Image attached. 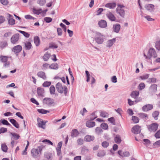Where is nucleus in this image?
Here are the masks:
<instances>
[{
  "label": "nucleus",
  "instance_id": "obj_28",
  "mask_svg": "<svg viewBox=\"0 0 160 160\" xmlns=\"http://www.w3.org/2000/svg\"><path fill=\"white\" fill-rule=\"evenodd\" d=\"M49 68L51 69H57L58 68V66L57 63H54L50 65Z\"/></svg>",
  "mask_w": 160,
  "mask_h": 160
},
{
  "label": "nucleus",
  "instance_id": "obj_11",
  "mask_svg": "<svg viewBox=\"0 0 160 160\" xmlns=\"http://www.w3.org/2000/svg\"><path fill=\"white\" fill-rule=\"evenodd\" d=\"M153 108V106L152 104H146L143 106L142 108V110L143 112H147Z\"/></svg>",
  "mask_w": 160,
  "mask_h": 160
},
{
  "label": "nucleus",
  "instance_id": "obj_16",
  "mask_svg": "<svg viewBox=\"0 0 160 160\" xmlns=\"http://www.w3.org/2000/svg\"><path fill=\"white\" fill-rule=\"evenodd\" d=\"M116 6V4L115 2H111L107 3L105 5V7L109 8L110 9L114 8Z\"/></svg>",
  "mask_w": 160,
  "mask_h": 160
},
{
  "label": "nucleus",
  "instance_id": "obj_35",
  "mask_svg": "<svg viewBox=\"0 0 160 160\" xmlns=\"http://www.w3.org/2000/svg\"><path fill=\"white\" fill-rule=\"evenodd\" d=\"M33 12L35 14L39 15L42 13V9H37L36 8H34L33 9Z\"/></svg>",
  "mask_w": 160,
  "mask_h": 160
},
{
  "label": "nucleus",
  "instance_id": "obj_54",
  "mask_svg": "<svg viewBox=\"0 0 160 160\" xmlns=\"http://www.w3.org/2000/svg\"><path fill=\"white\" fill-rule=\"evenodd\" d=\"M102 130L100 127H97L95 129V132L98 134H99L102 132Z\"/></svg>",
  "mask_w": 160,
  "mask_h": 160
},
{
  "label": "nucleus",
  "instance_id": "obj_25",
  "mask_svg": "<svg viewBox=\"0 0 160 160\" xmlns=\"http://www.w3.org/2000/svg\"><path fill=\"white\" fill-rule=\"evenodd\" d=\"M37 75L39 77L41 78L44 80L46 79V78L45 73L43 72L40 71L38 72L37 73Z\"/></svg>",
  "mask_w": 160,
  "mask_h": 160
},
{
  "label": "nucleus",
  "instance_id": "obj_27",
  "mask_svg": "<svg viewBox=\"0 0 160 160\" xmlns=\"http://www.w3.org/2000/svg\"><path fill=\"white\" fill-rule=\"evenodd\" d=\"M115 142L118 144L120 143L121 142L120 136L118 135H117L114 139Z\"/></svg>",
  "mask_w": 160,
  "mask_h": 160
},
{
  "label": "nucleus",
  "instance_id": "obj_3",
  "mask_svg": "<svg viewBox=\"0 0 160 160\" xmlns=\"http://www.w3.org/2000/svg\"><path fill=\"white\" fill-rule=\"evenodd\" d=\"M56 88L59 92L60 93H63L65 95H66L68 88L66 86H63L61 83L58 82L56 85Z\"/></svg>",
  "mask_w": 160,
  "mask_h": 160
},
{
  "label": "nucleus",
  "instance_id": "obj_17",
  "mask_svg": "<svg viewBox=\"0 0 160 160\" xmlns=\"http://www.w3.org/2000/svg\"><path fill=\"white\" fill-rule=\"evenodd\" d=\"M79 134V133L77 129H73L71 132V136L72 138L76 137L78 136Z\"/></svg>",
  "mask_w": 160,
  "mask_h": 160
},
{
  "label": "nucleus",
  "instance_id": "obj_39",
  "mask_svg": "<svg viewBox=\"0 0 160 160\" xmlns=\"http://www.w3.org/2000/svg\"><path fill=\"white\" fill-rule=\"evenodd\" d=\"M154 5L151 4L146 5L145 6L146 8L148 10H152L154 8Z\"/></svg>",
  "mask_w": 160,
  "mask_h": 160
},
{
  "label": "nucleus",
  "instance_id": "obj_37",
  "mask_svg": "<svg viewBox=\"0 0 160 160\" xmlns=\"http://www.w3.org/2000/svg\"><path fill=\"white\" fill-rule=\"evenodd\" d=\"M25 46L26 49L29 50L31 48L32 45L30 42H27L25 43Z\"/></svg>",
  "mask_w": 160,
  "mask_h": 160
},
{
  "label": "nucleus",
  "instance_id": "obj_5",
  "mask_svg": "<svg viewBox=\"0 0 160 160\" xmlns=\"http://www.w3.org/2000/svg\"><path fill=\"white\" fill-rule=\"evenodd\" d=\"M148 55L149 56V59H150L152 58H156L158 56L155 50L153 48L149 49L148 52Z\"/></svg>",
  "mask_w": 160,
  "mask_h": 160
},
{
  "label": "nucleus",
  "instance_id": "obj_51",
  "mask_svg": "<svg viewBox=\"0 0 160 160\" xmlns=\"http://www.w3.org/2000/svg\"><path fill=\"white\" fill-rule=\"evenodd\" d=\"M143 141L144 144L146 146H148L150 144V141L148 139H144Z\"/></svg>",
  "mask_w": 160,
  "mask_h": 160
},
{
  "label": "nucleus",
  "instance_id": "obj_49",
  "mask_svg": "<svg viewBox=\"0 0 160 160\" xmlns=\"http://www.w3.org/2000/svg\"><path fill=\"white\" fill-rule=\"evenodd\" d=\"M109 142L106 141L102 142V146L104 148H107L109 146Z\"/></svg>",
  "mask_w": 160,
  "mask_h": 160
},
{
  "label": "nucleus",
  "instance_id": "obj_42",
  "mask_svg": "<svg viewBox=\"0 0 160 160\" xmlns=\"http://www.w3.org/2000/svg\"><path fill=\"white\" fill-rule=\"evenodd\" d=\"M132 120L135 123H137L139 121V119L138 118L134 116L132 117Z\"/></svg>",
  "mask_w": 160,
  "mask_h": 160
},
{
  "label": "nucleus",
  "instance_id": "obj_48",
  "mask_svg": "<svg viewBox=\"0 0 160 160\" xmlns=\"http://www.w3.org/2000/svg\"><path fill=\"white\" fill-rule=\"evenodd\" d=\"M0 59L2 62H6L8 60L7 57L6 56H1L0 57Z\"/></svg>",
  "mask_w": 160,
  "mask_h": 160
},
{
  "label": "nucleus",
  "instance_id": "obj_53",
  "mask_svg": "<svg viewBox=\"0 0 160 160\" xmlns=\"http://www.w3.org/2000/svg\"><path fill=\"white\" fill-rule=\"evenodd\" d=\"M101 127L104 129H107L108 127L107 124L105 123H103L101 125Z\"/></svg>",
  "mask_w": 160,
  "mask_h": 160
},
{
  "label": "nucleus",
  "instance_id": "obj_59",
  "mask_svg": "<svg viewBox=\"0 0 160 160\" xmlns=\"http://www.w3.org/2000/svg\"><path fill=\"white\" fill-rule=\"evenodd\" d=\"M138 87L139 89L140 90H142L145 88V85L143 83H141L139 84Z\"/></svg>",
  "mask_w": 160,
  "mask_h": 160
},
{
  "label": "nucleus",
  "instance_id": "obj_62",
  "mask_svg": "<svg viewBox=\"0 0 160 160\" xmlns=\"http://www.w3.org/2000/svg\"><path fill=\"white\" fill-rule=\"evenodd\" d=\"M106 154L105 152L104 151H102L99 152L98 154V156L99 157H102Z\"/></svg>",
  "mask_w": 160,
  "mask_h": 160
},
{
  "label": "nucleus",
  "instance_id": "obj_29",
  "mask_svg": "<svg viewBox=\"0 0 160 160\" xmlns=\"http://www.w3.org/2000/svg\"><path fill=\"white\" fill-rule=\"evenodd\" d=\"M11 122L17 128H19V125L16 121L13 119H11Z\"/></svg>",
  "mask_w": 160,
  "mask_h": 160
},
{
  "label": "nucleus",
  "instance_id": "obj_38",
  "mask_svg": "<svg viewBox=\"0 0 160 160\" xmlns=\"http://www.w3.org/2000/svg\"><path fill=\"white\" fill-rule=\"evenodd\" d=\"M157 79L156 78H149L147 81L148 83H155L156 82Z\"/></svg>",
  "mask_w": 160,
  "mask_h": 160
},
{
  "label": "nucleus",
  "instance_id": "obj_41",
  "mask_svg": "<svg viewBox=\"0 0 160 160\" xmlns=\"http://www.w3.org/2000/svg\"><path fill=\"white\" fill-rule=\"evenodd\" d=\"M2 150L4 152H6L8 150V147L5 144H3L1 145Z\"/></svg>",
  "mask_w": 160,
  "mask_h": 160
},
{
  "label": "nucleus",
  "instance_id": "obj_2",
  "mask_svg": "<svg viewBox=\"0 0 160 160\" xmlns=\"http://www.w3.org/2000/svg\"><path fill=\"white\" fill-rule=\"evenodd\" d=\"M105 39V36L102 34L98 32L95 33L94 40L98 44L103 43Z\"/></svg>",
  "mask_w": 160,
  "mask_h": 160
},
{
  "label": "nucleus",
  "instance_id": "obj_9",
  "mask_svg": "<svg viewBox=\"0 0 160 160\" xmlns=\"http://www.w3.org/2000/svg\"><path fill=\"white\" fill-rule=\"evenodd\" d=\"M19 38V34L18 33L15 34L11 38V42L12 43H16L18 41Z\"/></svg>",
  "mask_w": 160,
  "mask_h": 160
},
{
  "label": "nucleus",
  "instance_id": "obj_34",
  "mask_svg": "<svg viewBox=\"0 0 160 160\" xmlns=\"http://www.w3.org/2000/svg\"><path fill=\"white\" fill-rule=\"evenodd\" d=\"M17 31L20 33L22 34L24 36L27 38H28L30 36V34L20 30H17Z\"/></svg>",
  "mask_w": 160,
  "mask_h": 160
},
{
  "label": "nucleus",
  "instance_id": "obj_22",
  "mask_svg": "<svg viewBox=\"0 0 160 160\" xmlns=\"http://www.w3.org/2000/svg\"><path fill=\"white\" fill-rule=\"evenodd\" d=\"M120 26L119 24H117L113 25V29L115 32L118 33L120 29Z\"/></svg>",
  "mask_w": 160,
  "mask_h": 160
},
{
  "label": "nucleus",
  "instance_id": "obj_23",
  "mask_svg": "<svg viewBox=\"0 0 160 160\" xmlns=\"http://www.w3.org/2000/svg\"><path fill=\"white\" fill-rule=\"evenodd\" d=\"M37 93L39 96H42L44 92V89L41 87H39L37 88Z\"/></svg>",
  "mask_w": 160,
  "mask_h": 160
},
{
  "label": "nucleus",
  "instance_id": "obj_36",
  "mask_svg": "<svg viewBox=\"0 0 160 160\" xmlns=\"http://www.w3.org/2000/svg\"><path fill=\"white\" fill-rule=\"evenodd\" d=\"M11 134L12 135V138H13L15 140L18 139L20 137L19 135L16 133H11Z\"/></svg>",
  "mask_w": 160,
  "mask_h": 160
},
{
  "label": "nucleus",
  "instance_id": "obj_13",
  "mask_svg": "<svg viewBox=\"0 0 160 160\" xmlns=\"http://www.w3.org/2000/svg\"><path fill=\"white\" fill-rule=\"evenodd\" d=\"M141 130L140 127L138 125L134 126L132 129V132L135 134L139 133L140 132Z\"/></svg>",
  "mask_w": 160,
  "mask_h": 160
},
{
  "label": "nucleus",
  "instance_id": "obj_31",
  "mask_svg": "<svg viewBox=\"0 0 160 160\" xmlns=\"http://www.w3.org/2000/svg\"><path fill=\"white\" fill-rule=\"evenodd\" d=\"M140 117L141 118L147 120L148 118V115L145 113H140L139 114Z\"/></svg>",
  "mask_w": 160,
  "mask_h": 160
},
{
  "label": "nucleus",
  "instance_id": "obj_8",
  "mask_svg": "<svg viewBox=\"0 0 160 160\" xmlns=\"http://www.w3.org/2000/svg\"><path fill=\"white\" fill-rule=\"evenodd\" d=\"M158 125L157 123H153L149 125L148 128L150 132H155L157 129Z\"/></svg>",
  "mask_w": 160,
  "mask_h": 160
},
{
  "label": "nucleus",
  "instance_id": "obj_1",
  "mask_svg": "<svg viewBox=\"0 0 160 160\" xmlns=\"http://www.w3.org/2000/svg\"><path fill=\"white\" fill-rule=\"evenodd\" d=\"M44 148V147L42 145L38 147L37 148H32L31 151L32 157L34 158L38 157L39 155L41 154L42 151Z\"/></svg>",
  "mask_w": 160,
  "mask_h": 160
},
{
  "label": "nucleus",
  "instance_id": "obj_47",
  "mask_svg": "<svg viewBox=\"0 0 160 160\" xmlns=\"http://www.w3.org/2000/svg\"><path fill=\"white\" fill-rule=\"evenodd\" d=\"M100 116L103 118L108 117V114L106 112H101Z\"/></svg>",
  "mask_w": 160,
  "mask_h": 160
},
{
  "label": "nucleus",
  "instance_id": "obj_50",
  "mask_svg": "<svg viewBox=\"0 0 160 160\" xmlns=\"http://www.w3.org/2000/svg\"><path fill=\"white\" fill-rule=\"evenodd\" d=\"M44 20L47 23H49L52 21V18L49 17L44 18Z\"/></svg>",
  "mask_w": 160,
  "mask_h": 160
},
{
  "label": "nucleus",
  "instance_id": "obj_10",
  "mask_svg": "<svg viewBox=\"0 0 160 160\" xmlns=\"http://www.w3.org/2000/svg\"><path fill=\"white\" fill-rule=\"evenodd\" d=\"M116 40L115 38H113L111 39L107 40L106 42V45L107 47L110 48L112 47L115 43Z\"/></svg>",
  "mask_w": 160,
  "mask_h": 160
},
{
  "label": "nucleus",
  "instance_id": "obj_46",
  "mask_svg": "<svg viewBox=\"0 0 160 160\" xmlns=\"http://www.w3.org/2000/svg\"><path fill=\"white\" fill-rule=\"evenodd\" d=\"M37 2L40 6H42L45 4L46 2L45 0H39Z\"/></svg>",
  "mask_w": 160,
  "mask_h": 160
},
{
  "label": "nucleus",
  "instance_id": "obj_43",
  "mask_svg": "<svg viewBox=\"0 0 160 160\" xmlns=\"http://www.w3.org/2000/svg\"><path fill=\"white\" fill-rule=\"evenodd\" d=\"M1 124L5 125H9V123L8 121L5 119L1 120H0V125H1Z\"/></svg>",
  "mask_w": 160,
  "mask_h": 160
},
{
  "label": "nucleus",
  "instance_id": "obj_19",
  "mask_svg": "<svg viewBox=\"0 0 160 160\" xmlns=\"http://www.w3.org/2000/svg\"><path fill=\"white\" fill-rule=\"evenodd\" d=\"M142 100V99L140 98H139L138 99H136L134 101H132L130 99H128V104L131 106L134 104V102L137 103L138 102H140Z\"/></svg>",
  "mask_w": 160,
  "mask_h": 160
},
{
  "label": "nucleus",
  "instance_id": "obj_32",
  "mask_svg": "<svg viewBox=\"0 0 160 160\" xmlns=\"http://www.w3.org/2000/svg\"><path fill=\"white\" fill-rule=\"evenodd\" d=\"M34 42L37 46H38L40 44V41L39 38L36 36L34 38Z\"/></svg>",
  "mask_w": 160,
  "mask_h": 160
},
{
  "label": "nucleus",
  "instance_id": "obj_4",
  "mask_svg": "<svg viewBox=\"0 0 160 160\" xmlns=\"http://www.w3.org/2000/svg\"><path fill=\"white\" fill-rule=\"evenodd\" d=\"M43 103L49 106H54L55 104L54 100L50 98H46L43 99Z\"/></svg>",
  "mask_w": 160,
  "mask_h": 160
},
{
  "label": "nucleus",
  "instance_id": "obj_30",
  "mask_svg": "<svg viewBox=\"0 0 160 160\" xmlns=\"http://www.w3.org/2000/svg\"><path fill=\"white\" fill-rule=\"evenodd\" d=\"M159 112L157 111H156L154 112L152 114V116L155 120H157L158 119V116L159 114Z\"/></svg>",
  "mask_w": 160,
  "mask_h": 160
},
{
  "label": "nucleus",
  "instance_id": "obj_52",
  "mask_svg": "<svg viewBox=\"0 0 160 160\" xmlns=\"http://www.w3.org/2000/svg\"><path fill=\"white\" fill-rule=\"evenodd\" d=\"M58 47V46L54 43H50L49 45V48H57Z\"/></svg>",
  "mask_w": 160,
  "mask_h": 160
},
{
  "label": "nucleus",
  "instance_id": "obj_40",
  "mask_svg": "<svg viewBox=\"0 0 160 160\" xmlns=\"http://www.w3.org/2000/svg\"><path fill=\"white\" fill-rule=\"evenodd\" d=\"M155 47L157 50L160 51V40H158L156 42Z\"/></svg>",
  "mask_w": 160,
  "mask_h": 160
},
{
  "label": "nucleus",
  "instance_id": "obj_7",
  "mask_svg": "<svg viewBox=\"0 0 160 160\" xmlns=\"http://www.w3.org/2000/svg\"><path fill=\"white\" fill-rule=\"evenodd\" d=\"M47 121H43L40 118H38V127L43 129H45L46 128L45 125Z\"/></svg>",
  "mask_w": 160,
  "mask_h": 160
},
{
  "label": "nucleus",
  "instance_id": "obj_57",
  "mask_svg": "<svg viewBox=\"0 0 160 160\" xmlns=\"http://www.w3.org/2000/svg\"><path fill=\"white\" fill-rule=\"evenodd\" d=\"M108 121L113 124H115V121L114 118L111 117L108 118Z\"/></svg>",
  "mask_w": 160,
  "mask_h": 160
},
{
  "label": "nucleus",
  "instance_id": "obj_6",
  "mask_svg": "<svg viewBox=\"0 0 160 160\" xmlns=\"http://www.w3.org/2000/svg\"><path fill=\"white\" fill-rule=\"evenodd\" d=\"M124 6L123 5H119L116 9V12L120 16L124 17L125 14V11L122 8Z\"/></svg>",
  "mask_w": 160,
  "mask_h": 160
},
{
  "label": "nucleus",
  "instance_id": "obj_15",
  "mask_svg": "<svg viewBox=\"0 0 160 160\" xmlns=\"http://www.w3.org/2000/svg\"><path fill=\"white\" fill-rule=\"evenodd\" d=\"M157 85L153 84L151 85L149 88V92L151 93L156 92L157 91Z\"/></svg>",
  "mask_w": 160,
  "mask_h": 160
},
{
  "label": "nucleus",
  "instance_id": "obj_33",
  "mask_svg": "<svg viewBox=\"0 0 160 160\" xmlns=\"http://www.w3.org/2000/svg\"><path fill=\"white\" fill-rule=\"evenodd\" d=\"M50 56V54L48 52H47L45 53L43 56V59L44 61H47L49 58Z\"/></svg>",
  "mask_w": 160,
  "mask_h": 160
},
{
  "label": "nucleus",
  "instance_id": "obj_61",
  "mask_svg": "<svg viewBox=\"0 0 160 160\" xmlns=\"http://www.w3.org/2000/svg\"><path fill=\"white\" fill-rule=\"evenodd\" d=\"M130 155L129 153L128 152L126 151L123 152L122 156V157H128Z\"/></svg>",
  "mask_w": 160,
  "mask_h": 160
},
{
  "label": "nucleus",
  "instance_id": "obj_56",
  "mask_svg": "<svg viewBox=\"0 0 160 160\" xmlns=\"http://www.w3.org/2000/svg\"><path fill=\"white\" fill-rule=\"evenodd\" d=\"M51 84L50 82L46 81L44 82L43 84V86L44 87H48L50 86Z\"/></svg>",
  "mask_w": 160,
  "mask_h": 160
},
{
  "label": "nucleus",
  "instance_id": "obj_63",
  "mask_svg": "<svg viewBox=\"0 0 160 160\" xmlns=\"http://www.w3.org/2000/svg\"><path fill=\"white\" fill-rule=\"evenodd\" d=\"M50 66V65L48 63H45L43 64L42 65L43 69H46L48 68H49Z\"/></svg>",
  "mask_w": 160,
  "mask_h": 160
},
{
  "label": "nucleus",
  "instance_id": "obj_45",
  "mask_svg": "<svg viewBox=\"0 0 160 160\" xmlns=\"http://www.w3.org/2000/svg\"><path fill=\"white\" fill-rule=\"evenodd\" d=\"M38 111L39 112L42 114H46L47 112H49V111L45 110L43 109H38Z\"/></svg>",
  "mask_w": 160,
  "mask_h": 160
},
{
  "label": "nucleus",
  "instance_id": "obj_60",
  "mask_svg": "<svg viewBox=\"0 0 160 160\" xmlns=\"http://www.w3.org/2000/svg\"><path fill=\"white\" fill-rule=\"evenodd\" d=\"M149 77V74H146L145 75H144L141 76L140 77V78H141L142 80H145L146 79L148 78Z\"/></svg>",
  "mask_w": 160,
  "mask_h": 160
},
{
  "label": "nucleus",
  "instance_id": "obj_14",
  "mask_svg": "<svg viewBox=\"0 0 160 160\" xmlns=\"http://www.w3.org/2000/svg\"><path fill=\"white\" fill-rule=\"evenodd\" d=\"M106 16L111 21H115L116 18L114 15L110 12H108L106 14Z\"/></svg>",
  "mask_w": 160,
  "mask_h": 160
},
{
  "label": "nucleus",
  "instance_id": "obj_18",
  "mask_svg": "<svg viewBox=\"0 0 160 160\" xmlns=\"http://www.w3.org/2000/svg\"><path fill=\"white\" fill-rule=\"evenodd\" d=\"M98 25L102 28H105L107 26V22L105 20H101L99 22Z\"/></svg>",
  "mask_w": 160,
  "mask_h": 160
},
{
  "label": "nucleus",
  "instance_id": "obj_58",
  "mask_svg": "<svg viewBox=\"0 0 160 160\" xmlns=\"http://www.w3.org/2000/svg\"><path fill=\"white\" fill-rule=\"evenodd\" d=\"M7 45V43L6 42H1L0 43V47L3 48Z\"/></svg>",
  "mask_w": 160,
  "mask_h": 160
},
{
  "label": "nucleus",
  "instance_id": "obj_26",
  "mask_svg": "<svg viewBox=\"0 0 160 160\" xmlns=\"http://www.w3.org/2000/svg\"><path fill=\"white\" fill-rule=\"evenodd\" d=\"M95 123L94 122L88 121L86 123V126L88 128H92L95 126Z\"/></svg>",
  "mask_w": 160,
  "mask_h": 160
},
{
  "label": "nucleus",
  "instance_id": "obj_44",
  "mask_svg": "<svg viewBox=\"0 0 160 160\" xmlns=\"http://www.w3.org/2000/svg\"><path fill=\"white\" fill-rule=\"evenodd\" d=\"M49 89L50 93L51 94H55V88L53 86H51L50 87Z\"/></svg>",
  "mask_w": 160,
  "mask_h": 160
},
{
  "label": "nucleus",
  "instance_id": "obj_20",
  "mask_svg": "<svg viewBox=\"0 0 160 160\" xmlns=\"http://www.w3.org/2000/svg\"><path fill=\"white\" fill-rule=\"evenodd\" d=\"M52 157V154L49 152H46L44 154V157L46 160H51Z\"/></svg>",
  "mask_w": 160,
  "mask_h": 160
},
{
  "label": "nucleus",
  "instance_id": "obj_24",
  "mask_svg": "<svg viewBox=\"0 0 160 160\" xmlns=\"http://www.w3.org/2000/svg\"><path fill=\"white\" fill-rule=\"evenodd\" d=\"M94 139V137L93 136L87 135L84 138V140L87 142H90L93 141Z\"/></svg>",
  "mask_w": 160,
  "mask_h": 160
},
{
  "label": "nucleus",
  "instance_id": "obj_64",
  "mask_svg": "<svg viewBox=\"0 0 160 160\" xmlns=\"http://www.w3.org/2000/svg\"><path fill=\"white\" fill-rule=\"evenodd\" d=\"M58 34V36H61L62 34V30L61 28H58L57 29Z\"/></svg>",
  "mask_w": 160,
  "mask_h": 160
},
{
  "label": "nucleus",
  "instance_id": "obj_55",
  "mask_svg": "<svg viewBox=\"0 0 160 160\" xmlns=\"http://www.w3.org/2000/svg\"><path fill=\"white\" fill-rule=\"evenodd\" d=\"M83 139L81 138H78L77 140V142L78 145H82L83 144Z\"/></svg>",
  "mask_w": 160,
  "mask_h": 160
},
{
  "label": "nucleus",
  "instance_id": "obj_21",
  "mask_svg": "<svg viewBox=\"0 0 160 160\" xmlns=\"http://www.w3.org/2000/svg\"><path fill=\"white\" fill-rule=\"evenodd\" d=\"M139 94V92L138 91H135L132 92L131 94V96L132 97L136 99L138 96Z\"/></svg>",
  "mask_w": 160,
  "mask_h": 160
},
{
  "label": "nucleus",
  "instance_id": "obj_12",
  "mask_svg": "<svg viewBox=\"0 0 160 160\" xmlns=\"http://www.w3.org/2000/svg\"><path fill=\"white\" fill-rule=\"evenodd\" d=\"M22 47L20 45H18L14 46L12 49V52L15 53L17 54L20 52L22 50Z\"/></svg>",
  "mask_w": 160,
  "mask_h": 160
}]
</instances>
